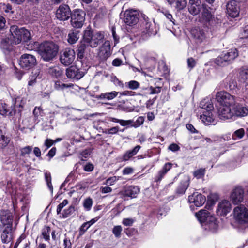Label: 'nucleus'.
Wrapping results in <instances>:
<instances>
[{"mask_svg": "<svg viewBox=\"0 0 248 248\" xmlns=\"http://www.w3.org/2000/svg\"><path fill=\"white\" fill-rule=\"evenodd\" d=\"M0 114L3 116L12 115V111L5 103H0Z\"/></svg>", "mask_w": 248, "mask_h": 248, "instance_id": "473e14b6", "label": "nucleus"}, {"mask_svg": "<svg viewBox=\"0 0 248 248\" xmlns=\"http://www.w3.org/2000/svg\"><path fill=\"white\" fill-rule=\"evenodd\" d=\"M111 54L110 42L107 40L99 47L97 56L101 61H106Z\"/></svg>", "mask_w": 248, "mask_h": 248, "instance_id": "9b49d317", "label": "nucleus"}, {"mask_svg": "<svg viewBox=\"0 0 248 248\" xmlns=\"http://www.w3.org/2000/svg\"><path fill=\"white\" fill-rule=\"evenodd\" d=\"M139 16L140 15L137 10H128L124 13V20L127 25L132 26L138 23Z\"/></svg>", "mask_w": 248, "mask_h": 248, "instance_id": "9d476101", "label": "nucleus"}, {"mask_svg": "<svg viewBox=\"0 0 248 248\" xmlns=\"http://www.w3.org/2000/svg\"><path fill=\"white\" fill-rule=\"evenodd\" d=\"M118 180V178L116 176H113L109 177L108 179H107L106 181V184L107 185L111 186L113 185V184Z\"/></svg>", "mask_w": 248, "mask_h": 248, "instance_id": "052dcab7", "label": "nucleus"}, {"mask_svg": "<svg viewBox=\"0 0 248 248\" xmlns=\"http://www.w3.org/2000/svg\"><path fill=\"white\" fill-rule=\"evenodd\" d=\"M19 64L21 67L29 69L36 64V59L32 54H24L20 58Z\"/></svg>", "mask_w": 248, "mask_h": 248, "instance_id": "1a4fd4ad", "label": "nucleus"}, {"mask_svg": "<svg viewBox=\"0 0 248 248\" xmlns=\"http://www.w3.org/2000/svg\"><path fill=\"white\" fill-rule=\"evenodd\" d=\"M205 5L201 4L200 0H189L188 11L193 15H197Z\"/></svg>", "mask_w": 248, "mask_h": 248, "instance_id": "a211bd4d", "label": "nucleus"}, {"mask_svg": "<svg viewBox=\"0 0 248 248\" xmlns=\"http://www.w3.org/2000/svg\"><path fill=\"white\" fill-rule=\"evenodd\" d=\"M217 100L222 104L218 110V116L221 120L234 118L232 106L235 104V97L225 92H218Z\"/></svg>", "mask_w": 248, "mask_h": 248, "instance_id": "f257e3e1", "label": "nucleus"}, {"mask_svg": "<svg viewBox=\"0 0 248 248\" xmlns=\"http://www.w3.org/2000/svg\"><path fill=\"white\" fill-rule=\"evenodd\" d=\"M200 119L206 125L215 124L216 120L213 116L212 110H213V105L211 101L209 99H204L201 101L200 103Z\"/></svg>", "mask_w": 248, "mask_h": 248, "instance_id": "f03ea898", "label": "nucleus"}, {"mask_svg": "<svg viewBox=\"0 0 248 248\" xmlns=\"http://www.w3.org/2000/svg\"><path fill=\"white\" fill-rule=\"evenodd\" d=\"M42 109L41 107H35L33 111V114L35 120L38 118V117L41 114Z\"/></svg>", "mask_w": 248, "mask_h": 248, "instance_id": "bf43d9fd", "label": "nucleus"}, {"mask_svg": "<svg viewBox=\"0 0 248 248\" xmlns=\"http://www.w3.org/2000/svg\"><path fill=\"white\" fill-rule=\"evenodd\" d=\"M93 203V200L90 198L86 199L83 202V206L87 211L91 210Z\"/></svg>", "mask_w": 248, "mask_h": 248, "instance_id": "49530a36", "label": "nucleus"}, {"mask_svg": "<svg viewBox=\"0 0 248 248\" xmlns=\"http://www.w3.org/2000/svg\"><path fill=\"white\" fill-rule=\"evenodd\" d=\"M85 43L84 42H81L80 44L78 46L77 56L78 58L81 59L84 57L85 51L87 47Z\"/></svg>", "mask_w": 248, "mask_h": 248, "instance_id": "f704fd0d", "label": "nucleus"}, {"mask_svg": "<svg viewBox=\"0 0 248 248\" xmlns=\"http://www.w3.org/2000/svg\"><path fill=\"white\" fill-rule=\"evenodd\" d=\"M205 173V169H200L193 172V175L197 179H200L204 177Z\"/></svg>", "mask_w": 248, "mask_h": 248, "instance_id": "de8ad7c7", "label": "nucleus"}, {"mask_svg": "<svg viewBox=\"0 0 248 248\" xmlns=\"http://www.w3.org/2000/svg\"><path fill=\"white\" fill-rule=\"evenodd\" d=\"M239 78L241 82H248V67H243L240 69Z\"/></svg>", "mask_w": 248, "mask_h": 248, "instance_id": "c756f323", "label": "nucleus"}, {"mask_svg": "<svg viewBox=\"0 0 248 248\" xmlns=\"http://www.w3.org/2000/svg\"><path fill=\"white\" fill-rule=\"evenodd\" d=\"M48 73L56 78L61 77L62 75V70L58 66H54L48 68Z\"/></svg>", "mask_w": 248, "mask_h": 248, "instance_id": "72a5a7b5", "label": "nucleus"}, {"mask_svg": "<svg viewBox=\"0 0 248 248\" xmlns=\"http://www.w3.org/2000/svg\"><path fill=\"white\" fill-rule=\"evenodd\" d=\"M144 118L142 117H139L138 118L135 123L133 122L132 125V127H138L140 125L142 124L144 122Z\"/></svg>", "mask_w": 248, "mask_h": 248, "instance_id": "5fc2aeb1", "label": "nucleus"}, {"mask_svg": "<svg viewBox=\"0 0 248 248\" xmlns=\"http://www.w3.org/2000/svg\"><path fill=\"white\" fill-rule=\"evenodd\" d=\"M133 123V120H124L120 119L119 124L122 126H129L132 127V124Z\"/></svg>", "mask_w": 248, "mask_h": 248, "instance_id": "864d4df0", "label": "nucleus"}, {"mask_svg": "<svg viewBox=\"0 0 248 248\" xmlns=\"http://www.w3.org/2000/svg\"><path fill=\"white\" fill-rule=\"evenodd\" d=\"M68 202L67 200H64L62 202L60 203L57 208V213L59 214L62 211V209L68 204Z\"/></svg>", "mask_w": 248, "mask_h": 248, "instance_id": "4d7b16f0", "label": "nucleus"}, {"mask_svg": "<svg viewBox=\"0 0 248 248\" xmlns=\"http://www.w3.org/2000/svg\"><path fill=\"white\" fill-rule=\"evenodd\" d=\"M167 173L164 170L162 169L159 171L156 177V181H160L163 178L164 175Z\"/></svg>", "mask_w": 248, "mask_h": 248, "instance_id": "e2e57ef3", "label": "nucleus"}, {"mask_svg": "<svg viewBox=\"0 0 248 248\" xmlns=\"http://www.w3.org/2000/svg\"><path fill=\"white\" fill-rule=\"evenodd\" d=\"M94 168V166L92 163H87L84 167V170L86 171H92Z\"/></svg>", "mask_w": 248, "mask_h": 248, "instance_id": "0e129e2a", "label": "nucleus"}, {"mask_svg": "<svg viewBox=\"0 0 248 248\" xmlns=\"http://www.w3.org/2000/svg\"><path fill=\"white\" fill-rule=\"evenodd\" d=\"M239 5L235 0H232L226 6L227 14L232 17H235L239 15Z\"/></svg>", "mask_w": 248, "mask_h": 248, "instance_id": "6ab92c4d", "label": "nucleus"}, {"mask_svg": "<svg viewBox=\"0 0 248 248\" xmlns=\"http://www.w3.org/2000/svg\"><path fill=\"white\" fill-rule=\"evenodd\" d=\"M74 207L72 206H70L68 209L64 210L62 213V217L66 218L70 215L74 211Z\"/></svg>", "mask_w": 248, "mask_h": 248, "instance_id": "3c124183", "label": "nucleus"}, {"mask_svg": "<svg viewBox=\"0 0 248 248\" xmlns=\"http://www.w3.org/2000/svg\"><path fill=\"white\" fill-rule=\"evenodd\" d=\"M219 199V196L217 193H211L208 196V201H211L212 203L214 204Z\"/></svg>", "mask_w": 248, "mask_h": 248, "instance_id": "603ef678", "label": "nucleus"}, {"mask_svg": "<svg viewBox=\"0 0 248 248\" xmlns=\"http://www.w3.org/2000/svg\"><path fill=\"white\" fill-rule=\"evenodd\" d=\"M195 216L201 223H204V224L207 220H209V217L213 216L207 210L203 209L196 213Z\"/></svg>", "mask_w": 248, "mask_h": 248, "instance_id": "b1692460", "label": "nucleus"}, {"mask_svg": "<svg viewBox=\"0 0 248 248\" xmlns=\"http://www.w3.org/2000/svg\"><path fill=\"white\" fill-rule=\"evenodd\" d=\"M78 33L79 32L77 31H70L68 35V42L70 44L76 43L79 38Z\"/></svg>", "mask_w": 248, "mask_h": 248, "instance_id": "c85d7f7f", "label": "nucleus"}, {"mask_svg": "<svg viewBox=\"0 0 248 248\" xmlns=\"http://www.w3.org/2000/svg\"><path fill=\"white\" fill-rule=\"evenodd\" d=\"M226 82L231 90H233L237 87V83L234 79H231L229 78H226Z\"/></svg>", "mask_w": 248, "mask_h": 248, "instance_id": "c03bdc74", "label": "nucleus"}, {"mask_svg": "<svg viewBox=\"0 0 248 248\" xmlns=\"http://www.w3.org/2000/svg\"><path fill=\"white\" fill-rule=\"evenodd\" d=\"M0 220L5 227L13 226V217L8 211H1L0 213Z\"/></svg>", "mask_w": 248, "mask_h": 248, "instance_id": "412c9836", "label": "nucleus"}, {"mask_svg": "<svg viewBox=\"0 0 248 248\" xmlns=\"http://www.w3.org/2000/svg\"><path fill=\"white\" fill-rule=\"evenodd\" d=\"M118 94L119 92L116 91L102 93L99 95L98 98L101 99H106L108 100H110L115 98Z\"/></svg>", "mask_w": 248, "mask_h": 248, "instance_id": "7c9ffc66", "label": "nucleus"}, {"mask_svg": "<svg viewBox=\"0 0 248 248\" xmlns=\"http://www.w3.org/2000/svg\"><path fill=\"white\" fill-rule=\"evenodd\" d=\"M45 180L46 182L48 187L49 190L52 193L53 192V186L51 183V177L50 172H46L45 173Z\"/></svg>", "mask_w": 248, "mask_h": 248, "instance_id": "79ce46f5", "label": "nucleus"}, {"mask_svg": "<svg viewBox=\"0 0 248 248\" xmlns=\"http://www.w3.org/2000/svg\"><path fill=\"white\" fill-rule=\"evenodd\" d=\"M168 149L173 152H176L180 150V147L177 144L172 143L169 146Z\"/></svg>", "mask_w": 248, "mask_h": 248, "instance_id": "69168bd1", "label": "nucleus"}, {"mask_svg": "<svg viewBox=\"0 0 248 248\" xmlns=\"http://www.w3.org/2000/svg\"><path fill=\"white\" fill-rule=\"evenodd\" d=\"M10 31L15 44H18L22 41L27 42L31 39L30 31L24 28H19L16 25L10 27Z\"/></svg>", "mask_w": 248, "mask_h": 248, "instance_id": "39448f33", "label": "nucleus"}, {"mask_svg": "<svg viewBox=\"0 0 248 248\" xmlns=\"http://www.w3.org/2000/svg\"><path fill=\"white\" fill-rule=\"evenodd\" d=\"M140 192L138 186H130L126 187L124 191L123 195L131 198H135Z\"/></svg>", "mask_w": 248, "mask_h": 248, "instance_id": "393cba45", "label": "nucleus"}, {"mask_svg": "<svg viewBox=\"0 0 248 248\" xmlns=\"http://www.w3.org/2000/svg\"><path fill=\"white\" fill-rule=\"evenodd\" d=\"M234 118L243 117L248 114V107L244 104L237 102L235 98V104L232 106Z\"/></svg>", "mask_w": 248, "mask_h": 248, "instance_id": "4468645a", "label": "nucleus"}, {"mask_svg": "<svg viewBox=\"0 0 248 248\" xmlns=\"http://www.w3.org/2000/svg\"><path fill=\"white\" fill-rule=\"evenodd\" d=\"M71 12L69 7L66 4L61 5L56 12V17L60 20H67L70 17Z\"/></svg>", "mask_w": 248, "mask_h": 248, "instance_id": "f8f14e48", "label": "nucleus"}, {"mask_svg": "<svg viewBox=\"0 0 248 248\" xmlns=\"http://www.w3.org/2000/svg\"><path fill=\"white\" fill-rule=\"evenodd\" d=\"M187 5V0H176L175 8L180 11L184 9Z\"/></svg>", "mask_w": 248, "mask_h": 248, "instance_id": "58836bf2", "label": "nucleus"}, {"mask_svg": "<svg viewBox=\"0 0 248 248\" xmlns=\"http://www.w3.org/2000/svg\"><path fill=\"white\" fill-rule=\"evenodd\" d=\"M244 134V129L243 128H240L233 133L232 134V138L234 140H236L237 138L240 139L243 137Z\"/></svg>", "mask_w": 248, "mask_h": 248, "instance_id": "37998d69", "label": "nucleus"}, {"mask_svg": "<svg viewBox=\"0 0 248 248\" xmlns=\"http://www.w3.org/2000/svg\"><path fill=\"white\" fill-rule=\"evenodd\" d=\"M51 232V228L48 226H45L42 230L41 236L46 241L50 240V233Z\"/></svg>", "mask_w": 248, "mask_h": 248, "instance_id": "c9c22d12", "label": "nucleus"}, {"mask_svg": "<svg viewBox=\"0 0 248 248\" xmlns=\"http://www.w3.org/2000/svg\"><path fill=\"white\" fill-rule=\"evenodd\" d=\"M141 147L140 145H137L134 149L131 150L127 151L123 156L124 161H127L133 156L136 155L138 151L140 150Z\"/></svg>", "mask_w": 248, "mask_h": 248, "instance_id": "cd10ccee", "label": "nucleus"}, {"mask_svg": "<svg viewBox=\"0 0 248 248\" xmlns=\"http://www.w3.org/2000/svg\"><path fill=\"white\" fill-rule=\"evenodd\" d=\"M1 241L4 244L8 243L12 240L13 229L11 227H5L1 234Z\"/></svg>", "mask_w": 248, "mask_h": 248, "instance_id": "4be33fe9", "label": "nucleus"}, {"mask_svg": "<svg viewBox=\"0 0 248 248\" xmlns=\"http://www.w3.org/2000/svg\"><path fill=\"white\" fill-rule=\"evenodd\" d=\"M215 63L221 66H224L228 65L227 60L224 59L222 54L217 57L215 60Z\"/></svg>", "mask_w": 248, "mask_h": 248, "instance_id": "a19ab883", "label": "nucleus"}, {"mask_svg": "<svg viewBox=\"0 0 248 248\" xmlns=\"http://www.w3.org/2000/svg\"><path fill=\"white\" fill-rule=\"evenodd\" d=\"M189 181L190 179L188 176H185L177 188V193L180 194L185 193L189 186Z\"/></svg>", "mask_w": 248, "mask_h": 248, "instance_id": "bb28decb", "label": "nucleus"}, {"mask_svg": "<svg viewBox=\"0 0 248 248\" xmlns=\"http://www.w3.org/2000/svg\"><path fill=\"white\" fill-rule=\"evenodd\" d=\"M244 194V189L242 187L237 186L232 190L230 196L231 200L234 204H238L243 201Z\"/></svg>", "mask_w": 248, "mask_h": 248, "instance_id": "2eb2a0df", "label": "nucleus"}, {"mask_svg": "<svg viewBox=\"0 0 248 248\" xmlns=\"http://www.w3.org/2000/svg\"><path fill=\"white\" fill-rule=\"evenodd\" d=\"M222 55L224 59L227 60V63L229 64L238 56V52L236 48H233L222 53Z\"/></svg>", "mask_w": 248, "mask_h": 248, "instance_id": "5701e85b", "label": "nucleus"}, {"mask_svg": "<svg viewBox=\"0 0 248 248\" xmlns=\"http://www.w3.org/2000/svg\"><path fill=\"white\" fill-rule=\"evenodd\" d=\"M133 223V220L131 218H124L123 220V224L126 226H131Z\"/></svg>", "mask_w": 248, "mask_h": 248, "instance_id": "774afa93", "label": "nucleus"}, {"mask_svg": "<svg viewBox=\"0 0 248 248\" xmlns=\"http://www.w3.org/2000/svg\"><path fill=\"white\" fill-rule=\"evenodd\" d=\"M191 34L197 43L200 44L206 39L205 32L200 27H194L191 29Z\"/></svg>", "mask_w": 248, "mask_h": 248, "instance_id": "dca6fc26", "label": "nucleus"}, {"mask_svg": "<svg viewBox=\"0 0 248 248\" xmlns=\"http://www.w3.org/2000/svg\"><path fill=\"white\" fill-rule=\"evenodd\" d=\"M32 151V147L31 146H26L21 150V155H25L27 154H29Z\"/></svg>", "mask_w": 248, "mask_h": 248, "instance_id": "13d9d810", "label": "nucleus"}, {"mask_svg": "<svg viewBox=\"0 0 248 248\" xmlns=\"http://www.w3.org/2000/svg\"><path fill=\"white\" fill-rule=\"evenodd\" d=\"M125 86L131 90H136L140 87V83L135 80H131L128 82H126Z\"/></svg>", "mask_w": 248, "mask_h": 248, "instance_id": "ea45409f", "label": "nucleus"}, {"mask_svg": "<svg viewBox=\"0 0 248 248\" xmlns=\"http://www.w3.org/2000/svg\"><path fill=\"white\" fill-rule=\"evenodd\" d=\"M233 216L239 225L248 228V210L246 207L243 206L236 207L233 209Z\"/></svg>", "mask_w": 248, "mask_h": 248, "instance_id": "423d86ee", "label": "nucleus"}, {"mask_svg": "<svg viewBox=\"0 0 248 248\" xmlns=\"http://www.w3.org/2000/svg\"><path fill=\"white\" fill-rule=\"evenodd\" d=\"M231 204L226 200L221 201L218 204L217 213L221 216H226L231 210Z\"/></svg>", "mask_w": 248, "mask_h": 248, "instance_id": "aec40b11", "label": "nucleus"}, {"mask_svg": "<svg viewBox=\"0 0 248 248\" xmlns=\"http://www.w3.org/2000/svg\"><path fill=\"white\" fill-rule=\"evenodd\" d=\"M9 142L8 138L6 137L2 131L0 129V147H5Z\"/></svg>", "mask_w": 248, "mask_h": 248, "instance_id": "4c0bfd02", "label": "nucleus"}, {"mask_svg": "<svg viewBox=\"0 0 248 248\" xmlns=\"http://www.w3.org/2000/svg\"><path fill=\"white\" fill-rule=\"evenodd\" d=\"M58 45L52 42H45L42 43L38 49L41 58L45 61L52 60L58 52Z\"/></svg>", "mask_w": 248, "mask_h": 248, "instance_id": "7ed1b4c3", "label": "nucleus"}, {"mask_svg": "<svg viewBox=\"0 0 248 248\" xmlns=\"http://www.w3.org/2000/svg\"><path fill=\"white\" fill-rule=\"evenodd\" d=\"M149 90L150 91V94H151L158 93L161 91L160 87L153 88L151 87L149 88Z\"/></svg>", "mask_w": 248, "mask_h": 248, "instance_id": "338daca9", "label": "nucleus"}, {"mask_svg": "<svg viewBox=\"0 0 248 248\" xmlns=\"http://www.w3.org/2000/svg\"><path fill=\"white\" fill-rule=\"evenodd\" d=\"M104 39V35L101 31L86 30L84 31L83 41L91 47L94 48L103 42Z\"/></svg>", "mask_w": 248, "mask_h": 248, "instance_id": "20e7f679", "label": "nucleus"}, {"mask_svg": "<svg viewBox=\"0 0 248 248\" xmlns=\"http://www.w3.org/2000/svg\"><path fill=\"white\" fill-rule=\"evenodd\" d=\"M205 201V197L198 192H194L188 197L189 202L193 203L196 207L202 206Z\"/></svg>", "mask_w": 248, "mask_h": 248, "instance_id": "f3484780", "label": "nucleus"}, {"mask_svg": "<svg viewBox=\"0 0 248 248\" xmlns=\"http://www.w3.org/2000/svg\"><path fill=\"white\" fill-rule=\"evenodd\" d=\"M75 59V52L74 49L66 48L60 53V60L62 64L65 66L71 65Z\"/></svg>", "mask_w": 248, "mask_h": 248, "instance_id": "6e6552de", "label": "nucleus"}, {"mask_svg": "<svg viewBox=\"0 0 248 248\" xmlns=\"http://www.w3.org/2000/svg\"><path fill=\"white\" fill-rule=\"evenodd\" d=\"M188 67L192 69L196 65V62L193 58H189L187 60Z\"/></svg>", "mask_w": 248, "mask_h": 248, "instance_id": "680f3d73", "label": "nucleus"}, {"mask_svg": "<svg viewBox=\"0 0 248 248\" xmlns=\"http://www.w3.org/2000/svg\"><path fill=\"white\" fill-rule=\"evenodd\" d=\"M73 86L72 84H65L60 81L55 82L54 88L57 90H63L65 88L71 87Z\"/></svg>", "mask_w": 248, "mask_h": 248, "instance_id": "e433bc0d", "label": "nucleus"}, {"mask_svg": "<svg viewBox=\"0 0 248 248\" xmlns=\"http://www.w3.org/2000/svg\"><path fill=\"white\" fill-rule=\"evenodd\" d=\"M212 15L205 6L202 10L201 18L207 22H210L212 19Z\"/></svg>", "mask_w": 248, "mask_h": 248, "instance_id": "2f4dec72", "label": "nucleus"}, {"mask_svg": "<svg viewBox=\"0 0 248 248\" xmlns=\"http://www.w3.org/2000/svg\"><path fill=\"white\" fill-rule=\"evenodd\" d=\"M84 72L76 66H71L66 70V75L68 78L79 80L84 76Z\"/></svg>", "mask_w": 248, "mask_h": 248, "instance_id": "ddd939ff", "label": "nucleus"}, {"mask_svg": "<svg viewBox=\"0 0 248 248\" xmlns=\"http://www.w3.org/2000/svg\"><path fill=\"white\" fill-rule=\"evenodd\" d=\"M85 13L82 10H74L70 16L72 26L76 28H81L85 21Z\"/></svg>", "mask_w": 248, "mask_h": 248, "instance_id": "0eeeda50", "label": "nucleus"}, {"mask_svg": "<svg viewBox=\"0 0 248 248\" xmlns=\"http://www.w3.org/2000/svg\"><path fill=\"white\" fill-rule=\"evenodd\" d=\"M119 94L120 96H135L138 95L135 92L129 91H124L122 92H119Z\"/></svg>", "mask_w": 248, "mask_h": 248, "instance_id": "6e6d98bb", "label": "nucleus"}, {"mask_svg": "<svg viewBox=\"0 0 248 248\" xmlns=\"http://www.w3.org/2000/svg\"><path fill=\"white\" fill-rule=\"evenodd\" d=\"M122 231V228L121 226L118 225L114 227L112 232L116 238H120Z\"/></svg>", "mask_w": 248, "mask_h": 248, "instance_id": "8fccbe9b", "label": "nucleus"}, {"mask_svg": "<svg viewBox=\"0 0 248 248\" xmlns=\"http://www.w3.org/2000/svg\"><path fill=\"white\" fill-rule=\"evenodd\" d=\"M154 25L151 22H146L145 24V29L146 33L149 35H151L153 33Z\"/></svg>", "mask_w": 248, "mask_h": 248, "instance_id": "a18cd8bd", "label": "nucleus"}, {"mask_svg": "<svg viewBox=\"0 0 248 248\" xmlns=\"http://www.w3.org/2000/svg\"><path fill=\"white\" fill-rule=\"evenodd\" d=\"M208 220L205 223L206 229H208L212 232H215L218 229L217 221L215 217H209Z\"/></svg>", "mask_w": 248, "mask_h": 248, "instance_id": "a878e982", "label": "nucleus"}, {"mask_svg": "<svg viewBox=\"0 0 248 248\" xmlns=\"http://www.w3.org/2000/svg\"><path fill=\"white\" fill-rule=\"evenodd\" d=\"M0 47L3 50H9L10 48L9 40L7 39H2L0 44Z\"/></svg>", "mask_w": 248, "mask_h": 248, "instance_id": "09e8293b", "label": "nucleus"}]
</instances>
